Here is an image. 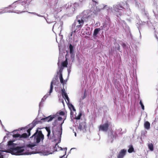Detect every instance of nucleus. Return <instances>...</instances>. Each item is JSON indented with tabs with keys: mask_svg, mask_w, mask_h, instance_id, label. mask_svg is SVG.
I'll return each instance as SVG.
<instances>
[{
	"mask_svg": "<svg viewBox=\"0 0 158 158\" xmlns=\"http://www.w3.org/2000/svg\"><path fill=\"white\" fill-rule=\"evenodd\" d=\"M98 3L95 0H91L89 5L90 10H84L76 17L77 20H94L92 18L97 14L96 10H97V5Z\"/></svg>",
	"mask_w": 158,
	"mask_h": 158,
	"instance_id": "obj_1",
	"label": "nucleus"
},
{
	"mask_svg": "<svg viewBox=\"0 0 158 158\" xmlns=\"http://www.w3.org/2000/svg\"><path fill=\"white\" fill-rule=\"evenodd\" d=\"M13 142L12 141H9L8 142V149L5 150H0V155L1 154L2 152L10 153L12 155H16L29 154L28 152H24V147L16 146L17 145Z\"/></svg>",
	"mask_w": 158,
	"mask_h": 158,
	"instance_id": "obj_2",
	"label": "nucleus"
},
{
	"mask_svg": "<svg viewBox=\"0 0 158 158\" xmlns=\"http://www.w3.org/2000/svg\"><path fill=\"white\" fill-rule=\"evenodd\" d=\"M79 6V3L76 2L73 3L68 2L65 4L64 8L65 9L66 14L62 16L61 19H67V17L72 16Z\"/></svg>",
	"mask_w": 158,
	"mask_h": 158,
	"instance_id": "obj_3",
	"label": "nucleus"
},
{
	"mask_svg": "<svg viewBox=\"0 0 158 158\" xmlns=\"http://www.w3.org/2000/svg\"><path fill=\"white\" fill-rule=\"evenodd\" d=\"M123 4V2H121L117 5H114L113 7L111 8L110 9L107 5L104 6V5H103V7L102 10L104 11L106 10L108 13L110 11L117 17H119V16L122 15L121 11L122 9L124 8V5Z\"/></svg>",
	"mask_w": 158,
	"mask_h": 158,
	"instance_id": "obj_4",
	"label": "nucleus"
},
{
	"mask_svg": "<svg viewBox=\"0 0 158 158\" xmlns=\"http://www.w3.org/2000/svg\"><path fill=\"white\" fill-rule=\"evenodd\" d=\"M44 138V135L42 133V131L37 129L35 132L30 138L31 141L35 144H29L27 145V147L32 149V148L35 145V144L39 143L41 141L43 142Z\"/></svg>",
	"mask_w": 158,
	"mask_h": 158,
	"instance_id": "obj_5",
	"label": "nucleus"
},
{
	"mask_svg": "<svg viewBox=\"0 0 158 158\" xmlns=\"http://www.w3.org/2000/svg\"><path fill=\"white\" fill-rule=\"evenodd\" d=\"M58 0H49L48 2V5L52 9H54L57 12H60L61 11V8L59 7L57 3Z\"/></svg>",
	"mask_w": 158,
	"mask_h": 158,
	"instance_id": "obj_6",
	"label": "nucleus"
},
{
	"mask_svg": "<svg viewBox=\"0 0 158 158\" xmlns=\"http://www.w3.org/2000/svg\"><path fill=\"white\" fill-rule=\"evenodd\" d=\"M109 124L108 121L104 124L100 125L99 127V131H102L104 132H106L108 130Z\"/></svg>",
	"mask_w": 158,
	"mask_h": 158,
	"instance_id": "obj_7",
	"label": "nucleus"
},
{
	"mask_svg": "<svg viewBox=\"0 0 158 158\" xmlns=\"http://www.w3.org/2000/svg\"><path fill=\"white\" fill-rule=\"evenodd\" d=\"M84 23V20H76L73 24V26H74L75 27L76 25V29H77L78 31L80 30L83 26Z\"/></svg>",
	"mask_w": 158,
	"mask_h": 158,
	"instance_id": "obj_8",
	"label": "nucleus"
},
{
	"mask_svg": "<svg viewBox=\"0 0 158 158\" xmlns=\"http://www.w3.org/2000/svg\"><path fill=\"white\" fill-rule=\"evenodd\" d=\"M56 115H51L45 118L41 119V120L44 122H49L52 121L53 119L56 118Z\"/></svg>",
	"mask_w": 158,
	"mask_h": 158,
	"instance_id": "obj_9",
	"label": "nucleus"
},
{
	"mask_svg": "<svg viewBox=\"0 0 158 158\" xmlns=\"http://www.w3.org/2000/svg\"><path fill=\"white\" fill-rule=\"evenodd\" d=\"M127 152V151L125 149H123L121 150L119 152L117 157V158H123L125 156Z\"/></svg>",
	"mask_w": 158,
	"mask_h": 158,
	"instance_id": "obj_10",
	"label": "nucleus"
},
{
	"mask_svg": "<svg viewBox=\"0 0 158 158\" xmlns=\"http://www.w3.org/2000/svg\"><path fill=\"white\" fill-rule=\"evenodd\" d=\"M13 136L15 138L19 137V138H27L28 137V136L26 133H24L21 135L19 134H14L13 135Z\"/></svg>",
	"mask_w": 158,
	"mask_h": 158,
	"instance_id": "obj_11",
	"label": "nucleus"
},
{
	"mask_svg": "<svg viewBox=\"0 0 158 158\" xmlns=\"http://www.w3.org/2000/svg\"><path fill=\"white\" fill-rule=\"evenodd\" d=\"M45 129L48 132L47 135V137L48 139H52V137L50 136L51 134V130L50 127H46Z\"/></svg>",
	"mask_w": 158,
	"mask_h": 158,
	"instance_id": "obj_12",
	"label": "nucleus"
},
{
	"mask_svg": "<svg viewBox=\"0 0 158 158\" xmlns=\"http://www.w3.org/2000/svg\"><path fill=\"white\" fill-rule=\"evenodd\" d=\"M32 0H22L21 1V3H22V5H20L21 7H23V5H26L28 6L30 2H31Z\"/></svg>",
	"mask_w": 158,
	"mask_h": 158,
	"instance_id": "obj_13",
	"label": "nucleus"
},
{
	"mask_svg": "<svg viewBox=\"0 0 158 158\" xmlns=\"http://www.w3.org/2000/svg\"><path fill=\"white\" fill-rule=\"evenodd\" d=\"M21 1L22 0H18L14 2L11 5H10L9 6L11 7L13 9H15V7H16V3H19L21 2Z\"/></svg>",
	"mask_w": 158,
	"mask_h": 158,
	"instance_id": "obj_14",
	"label": "nucleus"
},
{
	"mask_svg": "<svg viewBox=\"0 0 158 158\" xmlns=\"http://www.w3.org/2000/svg\"><path fill=\"white\" fill-rule=\"evenodd\" d=\"M63 25V22L61 20H58L57 22H56L53 25V26H57L59 27H62Z\"/></svg>",
	"mask_w": 158,
	"mask_h": 158,
	"instance_id": "obj_15",
	"label": "nucleus"
},
{
	"mask_svg": "<svg viewBox=\"0 0 158 158\" xmlns=\"http://www.w3.org/2000/svg\"><path fill=\"white\" fill-rule=\"evenodd\" d=\"M145 24V23L144 22H142V20H138L137 22V26H138L139 27H141L143 26Z\"/></svg>",
	"mask_w": 158,
	"mask_h": 158,
	"instance_id": "obj_16",
	"label": "nucleus"
},
{
	"mask_svg": "<svg viewBox=\"0 0 158 158\" xmlns=\"http://www.w3.org/2000/svg\"><path fill=\"white\" fill-rule=\"evenodd\" d=\"M145 128L147 130H149L150 127V124L148 121H146L144 122V124Z\"/></svg>",
	"mask_w": 158,
	"mask_h": 158,
	"instance_id": "obj_17",
	"label": "nucleus"
},
{
	"mask_svg": "<svg viewBox=\"0 0 158 158\" xmlns=\"http://www.w3.org/2000/svg\"><path fill=\"white\" fill-rule=\"evenodd\" d=\"M59 79L60 80V83L63 84V85H64V81L63 78L62 77V71H61V70H60V77Z\"/></svg>",
	"mask_w": 158,
	"mask_h": 158,
	"instance_id": "obj_18",
	"label": "nucleus"
},
{
	"mask_svg": "<svg viewBox=\"0 0 158 158\" xmlns=\"http://www.w3.org/2000/svg\"><path fill=\"white\" fill-rule=\"evenodd\" d=\"M101 30L100 28H95L94 31L93 35L94 36L97 37V35L98 33Z\"/></svg>",
	"mask_w": 158,
	"mask_h": 158,
	"instance_id": "obj_19",
	"label": "nucleus"
},
{
	"mask_svg": "<svg viewBox=\"0 0 158 158\" xmlns=\"http://www.w3.org/2000/svg\"><path fill=\"white\" fill-rule=\"evenodd\" d=\"M26 11L25 10H10L8 11V12L11 13H15L18 14L21 13H22Z\"/></svg>",
	"mask_w": 158,
	"mask_h": 158,
	"instance_id": "obj_20",
	"label": "nucleus"
},
{
	"mask_svg": "<svg viewBox=\"0 0 158 158\" xmlns=\"http://www.w3.org/2000/svg\"><path fill=\"white\" fill-rule=\"evenodd\" d=\"M28 13H30L31 14H33L34 15H37L39 17H41L42 18V19H45V20H46V19L45 18V17L44 15H40L38 14L35 13V12H28Z\"/></svg>",
	"mask_w": 158,
	"mask_h": 158,
	"instance_id": "obj_21",
	"label": "nucleus"
},
{
	"mask_svg": "<svg viewBox=\"0 0 158 158\" xmlns=\"http://www.w3.org/2000/svg\"><path fill=\"white\" fill-rule=\"evenodd\" d=\"M148 147L151 151H153L154 150L153 145L152 143H150L148 144Z\"/></svg>",
	"mask_w": 158,
	"mask_h": 158,
	"instance_id": "obj_22",
	"label": "nucleus"
},
{
	"mask_svg": "<svg viewBox=\"0 0 158 158\" xmlns=\"http://www.w3.org/2000/svg\"><path fill=\"white\" fill-rule=\"evenodd\" d=\"M53 81H52L51 82V84H50V89L49 91V95H50V94L52 92V89H53Z\"/></svg>",
	"mask_w": 158,
	"mask_h": 158,
	"instance_id": "obj_23",
	"label": "nucleus"
},
{
	"mask_svg": "<svg viewBox=\"0 0 158 158\" xmlns=\"http://www.w3.org/2000/svg\"><path fill=\"white\" fill-rule=\"evenodd\" d=\"M134 149L132 145L130 146L128 150V152L129 153H132L134 151Z\"/></svg>",
	"mask_w": 158,
	"mask_h": 158,
	"instance_id": "obj_24",
	"label": "nucleus"
},
{
	"mask_svg": "<svg viewBox=\"0 0 158 158\" xmlns=\"http://www.w3.org/2000/svg\"><path fill=\"white\" fill-rule=\"evenodd\" d=\"M60 148L61 150L63 151L64 152L63 156H62L60 158H62L63 157V156H65L66 154V152L67 149L66 148H65L63 149H62V148L61 147H60Z\"/></svg>",
	"mask_w": 158,
	"mask_h": 158,
	"instance_id": "obj_25",
	"label": "nucleus"
},
{
	"mask_svg": "<svg viewBox=\"0 0 158 158\" xmlns=\"http://www.w3.org/2000/svg\"><path fill=\"white\" fill-rule=\"evenodd\" d=\"M68 64V62L67 60L65 61L62 62L61 63V65L63 67H67Z\"/></svg>",
	"mask_w": 158,
	"mask_h": 158,
	"instance_id": "obj_26",
	"label": "nucleus"
},
{
	"mask_svg": "<svg viewBox=\"0 0 158 158\" xmlns=\"http://www.w3.org/2000/svg\"><path fill=\"white\" fill-rule=\"evenodd\" d=\"M82 115V113L81 112H80L79 113L78 116H75V119L77 120L80 119L81 118V117Z\"/></svg>",
	"mask_w": 158,
	"mask_h": 158,
	"instance_id": "obj_27",
	"label": "nucleus"
},
{
	"mask_svg": "<svg viewBox=\"0 0 158 158\" xmlns=\"http://www.w3.org/2000/svg\"><path fill=\"white\" fill-rule=\"evenodd\" d=\"M69 50H70V53L72 54L73 53V46L71 44H69Z\"/></svg>",
	"mask_w": 158,
	"mask_h": 158,
	"instance_id": "obj_28",
	"label": "nucleus"
},
{
	"mask_svg": "<svg viewBox=\"0 0 158 158\" xmlns=\"http://www.w3.org/2000/svg\"><path fill=\"white\" fill-rule=\"evenodd\" d=\"M65 98V99H66L68 103L69 102V98L68 97V96L67 94H65L64 95V97Z\"/></svg>",
	"mask_w": 158,
	"mask_h": 158,
	"instance_id": "obj_29",
	"label": "nucleus"
},
{
	"mask_svg": "<svg viewBox=\"0 0 158 158\" xmlns=\"http://www.w3.org/2000/svg\"><path fill=\"white\" fill-rule=\"evenodd\" d=\"M66 94H67L65 92V89H62L61 90V94L63 98L64 97V95Z\"/></svg>",
	"mask_w": 158,
	"mask_h": 158,
	"instance_id": "obj_30",
	"label": "nucleus"
},
{
	"mask_svg": "<svg viewBox=\"0 0 158 158\" xmlns=\"http://www.w3.org/2000/svg\"><path fill=\"white\" fill-rule=\"evenodd\" d=\"M132 19H134L139 20V16L137 15H135L134 17L132 18Z\"/></svg>",
	"mask_w": 158,
	"mask_h": 158,
	"instance_id": "obj_31",
	"label": "nucleus"
},
{
	"mask_svg": "<svg viewBox=\"0 0 158 158\" xmlns=\"http://www.w3.org/2000/svg\"><path fill=\"white\" fill-rule=\"evenodd\" d=\"M77 29H76L74 30H73V29H72V31L70 35V36H72V35L74 33H76L77 31H77Z\"/></svg>",
	"mask_w": 158,
	"mask_h": 158,
	"instance_id": "obj_32",
	"label": "nucleus"
},
{
	"mask_svg": "<svg viewBox=\"0 0 158 158\" xmlns=\"http://www.w3.org/2000/svg\"><path fill=\"white\" fill-rule=\"evenodd\" d=\"M32 129V128H29L27 130V132L28 133V136H29L30 135V134H31L30 131H31V130Z\"/></svg>",
	"mask_w": 158,
	"mask_h": 158,
	"instance_id": "obj_33",
	"label": "nucleus"
},
{
	"mask_svg": "<svg viewBox=\"0 0 158 158\" xmlns=\"http://www.w3.org/2000/svg\"><path fill=\"white\" fill-rule=\"evenodd\" d=\"M139 104L141 106L142 109L143 110H144V105H143V104L141 101H140V102H139Z\"/></svg>",
	"mask_w": 158,
	"mask_h": 158,
	"instance_id": "obj_34",
	"label": "nucleus"
},
{
	"mask_svg": "<svg viewBox=\"0 0 158 158\" xmlns=\"http://www.w3.org/2000/svg\"><path fill=\"white\" fill-rule=\"evenodd\" d=\"M155 37L156 39V40L158 42V32L157 33L155 32Z\"/></svg>",
	"mask_w": 158,
	"mask_h": 158,
	"instance_id": "obj_35",
	"label": "nucleus"
},
{
	"mask_svg": "<svg viewBox=\"0 0 158 158\" xmlns=\"http://www.w3.org/2000/svg\"><path fill=\"white\" fill-rule=\"evenodd\" d=\"M144 16L145 17V19H149V18L148 16V13H145V15H144Z\"/></svg>",
	"mask_w": 158,
	"mask_h": 158,
	"instance_id": "obj_36",
	"label": "nucleus"
},
{
	"mask_svg": "<svg viewBox=\"0 0 158 158\" xmlns=\"http://www.w3.org/2000/svg\"><path fill=\"white\" fill-rule=\"evenodd\" d=\"M60 115H64L65 114L64 112L63 111H60L59 113Z\"/></svg>",
	"mask_w": 158,
	"mask_h": 158,
	"instance_id": "obj_37",
	"label": "nucleus"
},
{
	"mask_svg": "<svg viewBox=\"0 0 158 158\" xmlns=\"http://www.w3.org/2000/svg\"><path fill=\"white\" fill-rule=\"evenodd\" d=\"M86 96H87V94H85V92L84 96L82 97V99H84L86 97Z\"/></svg>",
	"mask_w": 158,
	"mask_h": 158,
	"instance_id": "obj_38",
	"label": "nucleus"
},
{
	"mask_svg": "<svg viewBox=\"0 0 158 158\" xmlns=\"http://www.w3.org/2000/svg\"><path fill=\"white\" fill-rule=\"evenodd\" d=\"M106 20H110V17L107 15H106L105 16Z\"/></svg>",
	"mask_w": 158,
	"mask_h": 158,
	"instance_id": "obj_39",
	"label": "nucleus"
},
{
	"mask_svg": "<svg viewBox=\"0 0 158 158\" xmlns=\"http://www.w3.org/2000/svg\"><path fill=\"white\" fill-rule=\"evenodd\" d=\"M79 2L81 3L85 2L86 0H79Z\"/></svg>",
	"mask_w": 158,
	"mask_h": 158,
	"instance_id": "obj_40",
	"label": "nucleus"
},
{
	"mask_svg": "<svg viewBox=\"0 0 158 158\" xmlns=\"http://www.w3.org/2000/svg\"><path fill=\"white\" fill-rule=\"evenodd\" d=\"M62 117H58V121H61V120H62Z\"/></svg>",
	"mask_w": 158,
	"mask_h": 158,
	"instance_id": "obj_41",
	"label": "nucleus"
},
{
	"mask_svg": "<svg viewBox=\"0 0 158 158\" xmlns=\"http://www.w3.org/2000/svg\"><path fill=\"white\" fill-rule=\"evenodd\" d=\"M71 107L72 108L73 110L74 111H75L76 110L73 105H71Z\"/></svg>",
	"mask_w": 158,
	"mask_h": 158,
	"instance_id": "obj_42",
	"label": "nucleus"
},
{
	"mask_svg": "<svg viewBox=\"0 0 158 158\" xmlns=\"http://www.w3.org/2000/svg\"><path fill=\"white\" fill-rule=\"evenodd\" d=\"M153 12L154 14L155 15V16H156V17H156V19H157L158 18V16L157 15H156L157 16H156V12L154 11V10H153Z\"/></svg>",
	"mask_w": 158,
	"mask_h": 158,
	"instance_id": "obj_43",
	"label": "nucleus"
},
{
	"mask_svg": "<svg viewBox=\"0 0 158 158\" xmlns=\"http://www.w3.org/2000/svg\"><path fill=\"white\" fill-rule=\"evenodd\" d=\"M54 130H52V137H53L54 136Z\"/></svg>",
	"mask_w": 158,
	"mask_h": 158,
	"instance_id": "obj_44",
	"label": "nucleus"
},
{
	"mask_svg": "<svg viewBox=\"0 0 158 158\" xmlns=\"http://www.w3.org/2000/svg\"><path fill=\"white\" fill-rule=\"evenodd\" d=\"M48 23H52V22H51V20H46Z\"/></svg>",
	"mask_w": 158,
	"mask_h": 158,
	"instance_id": "obj_45",
	"label": "nucleus"
},
{
	"mask_svg": "<svg viewBox=\"0 0 158 158\" xmlns=\"http://www.w3.org/2000/svg\"><path fill=\"white\" fill-rule=\"evenodd\" d=\"M0 155V158H3V156L2 155Z\"/></svg>",
	"mask_w": 158,
	"mask_h": 158,
	"instance_id": "obj_46",
	"label": "nucleus"
},
{
	"mask_svg": "<svg viewBox=\"0 0 158 158\" xmlns=\"http://www.w3.org/2000/svg\"><path fill=\"white\" fill-rule=\"evenodd\" d=\"M69 104V107H71V105H72V104L70 103V104H69V103H68Z\"/></svg>",
	"mask_w": 158,
	"mask_h": 158,
	"instance_id": "obj_47",
	"label": "nucleus"
},
{
	"mask_svg": "<svg viewBox=\"0 0 158 158\" xmlns=\"http://www.w3.org/2000/svg\"><path fill=\"white\" fill-rule=\"evenodd\" d=\"M22 5V4L21 5ZM20 6V5H19V7L20 8H23H23H24V7H23H23H21Z\"/></svg>",
	"mask_w": 158,
	"mask_h": 158,
	"instance_id": "obj_48",
	"label": "nucleus"
},
{
	"mask_svg": "<svg viewBox=\"0 0 158 158\" xmlns=\"http://www.w3.org/2000/svg\"><path fill=\"white\" fill-rule=\"evenodd\" d=\"M60 132V135H61V134H62V132Z\"/></svg>",
	"mask_w": 158,
	"mask_h": 158,
	"instance_id": "obj_49",
	"label": "nucleus"
},
{
	"mask_svg": "<svg viewBox=\"0 0 158 158\" xmlns=\"http://www.w3.org/2000/svg\"><path fill=\"white\" fill-rule=\"evenodd\" d=\"M57 122V120H56L55 121V123H56Z\"/></svg>",
	"mask_w": 158,
	"mask_h": 158,
	"instance_id": "obj_50",
	"label": "nucleus"
},
{
	"mask_svg": "<svg viewBox=\"0 0 158 158\" xmlns=\"http://www.w3.org/2000/svg\"><path fill=\"white\" fill-rule=\"evenodd\" d=\"M76 135H77L76 133H75V136H76Z\"/></svg>",
	"mask_w": 158,
	"mask_h": 158,
	"instance_id": "obj_51",
	"label": "nucleus"
},
{
	"mask_svg": "<svg viewBox=\"0 0 158 158\" xmlns=\"http://www.w3.org/2000/svg\"><path fill=\"white\" fill-rule=\"evenodd\" d=\"M64 120L63 121V122L61 123V124L62 125V124L64 123Z\"/></svg>",
	"mask_w": 158,
	"mask_h": 158,
	"instance_id": "obj_52",
	"label": "nucleus"
},
{
	"mask_svg": "<svg viewBox=\"0 0 158 158\" xmlns=\"http://www.w3.org/2000/svg\"><path fill=\"white\" fill-rule=\"evenodd\" d=\"M102 19L103 20H104V18H102Z\"/></svg>",
	"mask_w": 158,
	"mask_h": 158,
	"instance_id": "obj_53",
	"label": "nucleus"
},
{
	"mask_svg": "<svg viewBox=\"0 0 158 158\" xmlns=\"http://www.w3.org/2000/svg\"><path fill=\"white\" fill-rule=\"evenodd\" d=\"M66 102H67V103H68V102H67V101H66Z\"/></svg>",
	"mask_w": 158,
	"mask_h": 158,
	"instance_id": "obj_54",
	"label": "nucleus"
},
{
	"mask_svg": "<svg viewBox=\"0 0 158 158\" xmlns=\"http://www.w3.org/2000/svg\"><path fill=\"white\" fill-rule=\"evenodd\" d=\"M119 48H118V50H119Z\"/></svg>",
	"mask_w": 158,
	"mask_h": 158,
	"instance_id": "obj_55",
	"label": "nucleus"
},
{
	"mask_svg": "<svg viewBox=\"0 0 158 158\" xmlns=\"http://www.w3.org/2000/svg\"><path fill=\"white\" fill-rule=\"evenodd\" d=\"M157 1H158V0H157Z\"/></svg>",
	"mask_w": 158,
	"mask_h": 158,
	"instance_id": "obj_56",
	"label": "nucleus"
},
{
	"mask_svg": "<svg viewBox=\"0 0 158 158\" xmlns=\"http://www.w3.org/2000/svg\"><path fill=\"white\" fill-rule=\"evenodd\" d=\"M154 1H155V0H154Z\"/></svg>",
	"mask_w": 158,
	"mask_h": 158,
	"instance_id": "obj_57",
	"label": "nucleus"
}]
</instances>
